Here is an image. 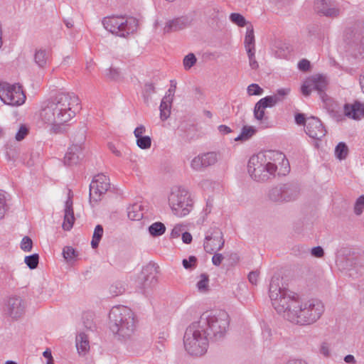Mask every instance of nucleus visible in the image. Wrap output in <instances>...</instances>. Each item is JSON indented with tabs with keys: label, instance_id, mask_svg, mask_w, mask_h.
Segmentation results:
<instances>
[{
	"label": "nucleus",
	"instance_id": "f257e3e1",
	"mask_svg": "<svg viewBox=\"0 0 364 364\" xmlns=\"http://www.w3.org/2000/svg\"><path fill=\"white\" fill-rule=\"evenodd\" d=\"M279 277H273L269 296L276 311L289 321L301 326L310 325L318 320L324 312L323 303L317 299L302 301L299 295L281 287Z\"/></svg>",
	"mask_w": 364,
	"mask_h": 364
},
{
	"label": "nucleus",
	"instance_id": "f03ea898",
	"mask_svg": "<svg viewBox=\"0 0 364 364\" xmlns=\"http://www.w3.org/2000/svg\"><path fill=\"white\" fill-rule=\"evenodd\" d=\"M78 97L73 92H60L42 102L40 119L50 127V132L58 134L65 131L64 125L75 116Z\"/></svg>",
	"mask_w": 364,
	"mask_h": 364
},
{
	"label": "nucleus",
	"instance_id": "7ed1b4c3",
	"mask_svg": "<svg viewBox=\"0 0 364 364\" xmlns=\"http://www.w3.org/2000/svg\"><path fill=\"white\" fill-rule=\"evenodd\" d=\"M281 161L279 175L285 176L289 172L290 166L285 156L278 151H267L253 155L247 164V172L255 181L264 182L274 178L277 170L276 161Z\"/></svg>",
	"mask_w": 364,
	"mask_h": 364
},
{
	"label": "nucleus",
	"instance_id": "20e7f679",
	"mask_svg": "<svg viewBox=\"0 0 364 364\" xmlns=\"http://www.w3.org/2000/svg\"><path fill=\"white\" fill-rule=\"evenodd\" d=\"M109 327L122 341L132 340L136 329V321L132 310L125 306H115L109 311Z\"/></svg>",
	"mask_w": 364,
	"mask_h": 364
},
{
	"label": "nucleus",
	"instance_id": "39448f33",
	"mask_svg": "<svg viewBox=\"0 0 364 364\" xmlns=\"http://www.w3.org/2000/svg\"><path fill=\"white\" fill-rule=\"evenodd\" d=\"M198 321L209 338L214 341L223 338L230 326L229 315L223 310L204 312Z\"/></svg>",
	"mask_w": 364,
	"mask_h": 364
},
{
	"label": "nucleus",
	"instance_id": "423d86ee",
	"mask_svg": "<svg viewBox=\"0 0 364 364\" xmlns=\"http://www.w3.org/2000/svg\"><path fill=\"white\" fill-rule=\"evenodd\" d=\"M209 339L198 321L193 322L186 329L183 336L184 348L191 355H203L208 350Z\"/></svg>",
	"mask_w": 364,
	"mask_h": 364
},
{
	"label": "nucleus",
	"instance_id": "0eeeda50",
	"mask_svg": "<svg viewBox=\"0 0 364 364\" xmlns=\"http://www.w3.org/2000/svg\"><path fill=\"white\" fill-rule=\"evenodd\" d=\"M167 199L171 213L176 217H186L193 208L194 201L191 194L183 187L171 188Z\"/></svg>",
	"mask_w": 364,
	"mask_h": 364
},
{
	"label": "nucleus",
	"instance_id": "6e6552de",
	"mask_svg": "<svg viewBox=\"0 0 364 364\" xmlns=\"http://www.w3.org/2000/svg\"><path fill=\"white\" fill-rule=\"evenodd\" d=\"M104 28L112 34L127 38L136 31L138 21L132 16H112L105 17L102 20Z\"/></svg>",
	"mask_w": 364,
	"mask_h": 364
},
{
	"label": "nucleus",
	"instance_id": "1a4fd4ad",
	"mask_svg": "<svg viewBox=\"0 0 364 364\" xmlns=\"http://www.w3.org/2000/svg\"><path fill=\"white\" fill-rule=\"evenodd\" d=\"M22 87L18 84L0 82V99L6 105L20 106L26 101Z\"/></svg>",
	"mask_w": 364,
	"mask_h": 364
},
{
	"label": "nucleus",
	"instance_id": "9d476101",
	"mask_svg": "<svg viewBox=\"0 0 364 364\" xmlns=\"http://www.w3.org/2000/svg\"><path fill=\"white\" fill-rule=\"evenodd\" d=\"M159 266L149 262L143 267L138 277L137 287L143 294L148 293L157 283Z\"/></svg>",
	"mask_w": 364,
	"mask_h": 364
},
{
	"label": "nucleus",
	"instance_id": "9b49d317",
	"mask_svg": "<svg viewBox=\"0 0 364 364\" xmlns=\"http://www.w3.org/2000/svg\"><path fill=\"white\" fill-rule=\"evenodd\" d=\"M327 82L321 75H314L309 77L301 86V92L305 96H309L313 90L317 91L323 102H326L329 98L325 93Z\"/></svg>",
	"mask_w": 364,
	"mask_h": 364
},
{
	"label": "nucleus",
	"instance_id": "f8f14e48",
	"mask_svg": "<svg viewBox=\"0 0 364 364\" xmlns=\"http://www.w3.org/2000/svg\"><path fill=\"white\" fill-rule=\"evenodd\" d=\"M109 179L107 176L102 173L95 176L90 185V203L99 201L102 195L109 189Z\"/></svg>",
	"mask_w": 364,
	"mask_h": 364
},
{
	"label": "nucleus",
	"instance_id": "ddd939ff",
	"mask_svg": "<svg viewBox=\"0 0 364 364\" xmlns=\"http://www.w3.org/2000/svg\"><path fill=\"white\" fill-rule=\"evenodd\" d=\"M225 240L220 229L211 228L205 235L203 247L206 252L212 254L220 250L224 246Z\"/></svg>",
	"mask_w": 364,
	"mask_h": 364
},
{
	"label": "nucleus",
	"instance_id": "4468645a",
	"mask_svg": "<svg viewBox=\"0 0 364 364\" xmlns=\"http://www.w3.org/2000/svg\"><path fill=\"white\" fill-rule=\"evenodd\" d=\"M85 139L84 132H82L76 140L77 143L72 144L65 154L64 163L68 166L75 165L82 159V144Z\"/></svg>",
	"mask_w": 364,
	"mask_h": 364
},
{
	"label": "nucleus",
	"instance_id": "2eb2a0df",
	"mask_svg": "<svg viewBox=\"0 0 364 364\" xmlns=\"http://www.w3.org/2000/svg\"><path fill=\"white\" fill-rule=\"evenodd\" d=\"M218 160V154L207 152L195 156L191 161V167L196 171H202L205 168L214 165Z\"/></svg>",
	"mask_w": 364,
	"mask_h": 364
},
{
	"label": "nucleus",
	"instance_id": "dca6fc26",
	"mask_svg": "<svg viewBox=\"0 0 364 364\" xmlns=\"http://www.w3.org/2000/svg\"><path fill=\"white\" fill-rule=\"evenodd\" d=\"M305 132L309 137L316 140H321L326 134V130L322 122L315 117L307 118Z\"/></svg>",
	"mask_w": 364,
	"mask_h": 364
},
{
	"label": "nucleus",
	"instance_id": "f3484780",
	"mask_svg": "<svg viewBox=\"0 0 364 364\" xmlns=\"http://www.w3.org/2000/svg\"><path fill=\"white\" fill-rule=\"evenodd\" d=\"M314 7L318 14L328 18H337L341 13L340 9L334 5L332 0H316Z\"/></svg>",
	"mask_w": 364,
	"mask_h": 364
},
{
	"label": "nucleus",
	"instance_id": "a211bd4d",
	"mask_svg": "<svg viewBox=\"0 0 364 364\" xmlns=\"http://www.w3.org/2000/svg\"><path fill=\"white\" fill-rule=\"evenodd\" d=\"M4 311L9 316L16 319L24 314L25 304L20 297H10L6 304Z\"/></svg>",
	"mask_w": 364,
	"mask_h": 364
},
{
	"label": "nucleus",
	"instance_id": "6ab92c4d",
	"mask_svg": "<svg viewBox=\"0 0 364 364\" xmlns=\"http://www.w3.org/2000/svg\"><path fill=\"white\" fill-rule=\"evenodd\" d=\"M73 194L71 190L68 191V199L65 202L63 223L62 225L64 230H70L74 225L75 218L73 211Z\"/></svg>",
	"mask_w": 364,
	"mask_h": 364
},
{
	"label": "nucleus",
	"instance_id": "aec40b11",
	"mask_svg": "<svg viewBox=\"0 0 364 364\" xmlns=\"http://www.w3.org/2000/svg\"><path fill=\"white\" fill-rule=\"evenodd\" d=\"M344 114L353 120H360L364 117V105L359 102L344 105Z\"/></svg>",
	"mask_w": 364,
	"mask_h": 364
},
{
	"label": "nucleus",
	"instance_id": "412c9836",
	"mask_svg": "<svg viewBox=\"0 0 364 364\" xmlns=\"http://www.w3.org/2000/svg\"><path fill=\"white\" fill-rule=\"evenodd\" d=\"M188 24V20L186 17L177 18L166 22L164 28V33H171L186 28Z\"/></svg>",
	"mask_w": 364,
	"mask_h": 364
},
{
	"label": "nucleus",
	"instance_id": "4be33fe9",
	"mask_svg": "<svg viewBox=\"0 0 364 364\" xmlns=\"http://www.w3.org/2000/svg\"><path fill=\"white\" fill-rule=\"evenodd\" d=\"M76 348L80 354H85L90 349L88 336L84 333H79L75 339Z\"/></svg>",
	"mask_w": 364,
	"mask_h": 364
},
{
	"label": "nucleus",
	"instance_id": "5701e85b",
	"mask_svg": "<svg viewBox=\"0 0 364 364\" xmlns=\"http://www.w3.org/2000/svg\"><path fill=\"white\" fill-rule=\"evenodd\" d=\"M244 47L246 51L256 50L254 28L252 24H249L246 28V33L244 39Z\"/></svg>",
	"mask_w": 364,
	"mask_h": 364
},
{
	"label": "nucleus",
	"instance_id": "b1692460",
	"mask_svg": "<svg viewBox=\"0 0 364 364\" xmlns=\"http://www.w3.org/2000/svg\"><path fill=\"white\" fill-rule=\"evenodd\" d=\"M173 100V98L167 96H164L161 100L159 109L160 118L162 121H165L169 117Z\"/></svg>",
	"mask_w": 364,
	"mask_h": 364
},
{
	"label": "nucleus",
	"instance_id": "393cba45",
	"mask_svg": "<svg viewBox=\"0 0 364 364\" xmlns=\"http://www.w3.org/2000/svg\"><path fill=\"white\" fill-rule=\"evenodd\" d=\"M282 193L283 203L289 202L295 200L297 198L299 191L294 186L287 184H282Z\"/></svg>",
	"mask_w": 364,
	"mask_h": 364
},
{
	"label": "nucleus",
	"instance_id": "a878e982",
	"mask_svg": "<svg viewBox=\"0 0 364 364\" xmlns=\"http://www.w3.org/2000/svg\"><path fill=\"white\" fill-rule=\"evenodd\" d=\"M127 216L132 220H139L143 218L142 205L134 203L127 208Z\"/></svg>",
	"mask_w": 364,
	"mask_h": 364
},
{
	"label": "nucleus",
	"instance_id": "bb28decb",
	"mask_svg": "<svg viewBox=\"0 0 364 364\" xmlns=\"http://www.w3.org/2000/svg\"><path fill=\"white\" fill-rule=\"evenodd\" d=\"M282 101V99L278 95H269L264 98L260 99L258 102V108L259 106L266 109L267 107H272L276 105L279 102Z\"/></svg>",
	"mask_w": 364,
	"mask_h": 364
},
{
	"label": "nucleus",
	"instance_id": "cd10ccee",
	"mask_svg": "<svg viewBox=\"0 0 364 364\" xmlns=\"http://www.w3.org/2000/svg\"><path fill=\"white\" fill-rule=\"evenodd\" d=\"M282 185L271 188L268 193L270 200L276 203H283Z\"/></svg>",
	"mask_w": 364,
	"mask_h": 364
},
{
	"label": "nucleus",
	"instance_id": "c85d7f7f",
	"mask_svg": "<svg viewBox=\"0 0 364 364\" xmlns=\"http://www.w3.org/2000/svg\"><path fill=\"white\" fill-rule=\"evenodd\" d=\"M196 288L200 293H205L209 290V276L207 274H201L198 277Z\"/></svg>",
	"mask_w": 364,
	"mask_h": 364
},
{
	"label": "nucleus",
	"instance_id": "c756f323",
	"mask_svg": "<svg viewBox=\"0 0 364 364\" xmlns=\"http://www.w3.org/2000/svg\"><path fill=\"white\" fill-rule=\"evenodd\" d=\"M48 59V52L46 50L40 49L36 51L34 60L36 63L40 68H44L46 65Z\"/></svg>",
	"mask_w": 364,
	"mask_h": 364
},
{
	"label": "nucleus",
	"instance_id": "7c9ffc66",
	"mask_svg": "<svg viewBox=\"0 0 364 364\" xmlns=\"http://www.w3.org/2000/svg\"><path fill=\"white\" fill-rule=\"evenodd\" d=\"M166 231V227L161 222H155L149 227V234L154 237L162 235Z\"/></svg>",
	"mask_w": 364,
	"mask_h": 364
},
{
	"label": "nucleus",
	"instance_id": "2f4dec72",
	"mask_svg": "<svg viewBox=\"0 0 364 364\" xmlns=\"http://www.w3.org/2000/svg\"><path fill=\"white\" fill-rule=\"evenodd\" d=\"M229 19L232 23L239 27L247 26L249 24H251L246 21L245 18L242 15L238 13L230 14Z\"/></svg>",
	"mask_w": 364,
	"mask_h": 364
},
{
	"label": "nucleus",
	"instance_id": "473e14b6",
	"mask_svg": "<svg viewBox=\"0 0 364 364\" xmlns=\"http://www.w3.org/2000/svg\"><path fill=\"white\" fill-rule=\"evenodd\" d=\"M255 133V129L252 127L245 126L242 129L241 133L235 139V141H246L249 139Z\"/></svg>",
	"mask_w": 364,
	"mask_h": 364
},
{
	"label": "nucleus",
	"instance_id": "72a5a7b5",
	"mask_svg": "<svg viewBox=\"0 0 364 364\" xmlns=\"http://www.w3.org/2000/svg\"><path fill=\"white\" fill-rule=\"evenodd\" d=\"M103 235V228L101 225H97L94 230L91 245L92 248H96Z\"/></svg>",
	"mask_w": 364,
	"mask_h": 364
},
{
	"label": "nucleus",
	"instance_id": "f704fd0d",
	"mask_svg": "<svg viewBox=\"0 0 364 364\" xmlns=\"http://www.w3.org/2000/svg\"><path fill=\"white\" fill-rule=\"evenodd\" d=\"M348 146L343 142H340L335 149V154L340 160L344 159L348 155Z\"/></svg>",
	"mask_w": 364,
	"mask_h": 364
},
{
	"label": "nucleus",
	"instance_id": "c9c22d12",
	"mask_svg": "<svg viewBox=\"0 0 364 364\" xmlns=\"http://www.w3.org/2000/svg\"><path fill=\"white\" fill-rule=\"evenodd\" d=\"M38 261L39 256L38 254L26 256L24 259V262L31 269H34L38 267Z\"/></svg>",
	"mask_w": 364,
	"mask_h": 364
},
{
	"label": "nucleus",
	"instance_id": "e433bc0d",
	"mask_svg": "<svg viewBox=\"0 0 364 364\" xmlns=\"http://www.w3.org/2000/svg\"><path fill=\"white\" fill-rule=\"evenodd\" d=\"M197 59L195 55L192 53L186 55L183 60V65L186 70H190L196 63Z\"/></svg>",
	"mask_w": 364,
	"mask_h": 364
},
{
	"label": "nucleus",
	"instance_id": "4c0bfd02",
	"mask_svg": "<svg viewBox=\"0 0 364 364\" xmlns=\"http://www.w3.org/2000/svg\"><path fill=\"white\" fill-rule=\"evenodd\" d=\"M136 145L141 149H149L151 146V139L149 136L136 138Z\"/></svg>",
	"mask_w": 364,
	"mask_h": 364
},
{
	"label": "nucleus",
	"instance_id": "58836bf2",
	"mask_svg": "<svg viewBox=\"0 0 364 364\" xmlns=\"http://www.w3.org/2000/svg\"><path fill=\"white\" fill-rule=\"evenodd\" d=\"M364 210V195L359 196L354 204L353 211L356 215H360Z\"/></svg>",
	"mask_w": 364,
	"mask_h": 364
},
{
	"label": "nucleus",
	"instance_id": "ea45409f",
	"mask_svg": "<svg viewBox=\"0 0 364 364\" xmlns=\"http://www.w3.org/2000/svg\"><path fill=\"white\" fill-rule=\"evenodd\" d=\"M247 92L250 96L262 95L264 92V90L259 85L252 83L248 85Z\"/></svg>",
	"mask_w": 364,
	"mask_h": 364
},
{
	"label": "nucleus",
	"instance_id": "a19ab883",
	"mask_svg": "<svg viewBox=\"0 0 364 364\" xmlns=\"http://www.w3.org/2000/svg\"><path fill=\"white\" fill-rule=\"evenodd\" d=\"M63 255L65 260L70 262L77 257L75 250L71 247H65L63 250Z\"/></svg>",
	"mask_w": 364,
	"mask_h": 364
},
{
	"label": "nucleus",
	"instance_id": "79ce46f5",
	"mask_svg": "<svg viewBox=\"0 0 364 364\" xmlns=\"http://www.w3.org/2000/svg\"><path fill=\"white\" fill-rule=\"evenodd\" d=\"M256 50H247V54L249 60V65L252 70H257L259 68V63L255 58Z\"/></svg>",
	"mask_w": 364,
	"mask_h": 364
},
{
	"label": "nucleus",
	"instance_id": "37998d69",
	"mask_svg": "<svg viewBox=\"0 0 364 364\" xmlns=\"http://www.w3.org/2000/svg\"><path fill=\"white\" fill-rule=\"evenodd\" d=\"M182 264L186 269H194L197 264V258L195 256H190L188 259H183Z\"/></svg>",
	"mask_w": 364,
	"mask_h": 364
},
{
	"label": "nucleus",
	"instance_id": "c03bdc74",
	"mask_svg": "<svg viewBox=\"0 0 364 364\" xmlns=\"http://www.w3.org/2000/svg\"><path fill=\"white\" fill-rule=\"evenodd\" d=\"M33 247L32 240L28 237L25 236L23 237L21 242V248L24 252H31Z\"/></svg>",
	"mask_w": 364,
	"mask_h": 364
},
{
	"label": "nucleus",
	"instance_id": "a18cd8bd",
	"mask_svg": "<svg viewBox=\"0 0 364 364\" xmlns=\"http://www.w3.org/2000/svg\"><path fill=\"white\" fill-rule=\"evenodd\" d=\"M262 338L264 339V345L266 347H269L271 343L272 332L271 329L268 327H264L262 329Z\"/></svg>",
	"mask_w": 364,
	"mask_h": 364
},
{
	"label": "nucleus",
	"instance_id": "49530a36",
	"mask_svg": "<svg viewBox=\"0 0 364 364\" xmlns=\"http://www.w3.org/2000/svg\"><path fill=\"white\" fill-rule=\"evenodd\" d=\"M185 227L181 224H176L172 229L171 232V238H178L183 233Z\"/></svg>",
	"mask_w": 364,
	"mask_h": 364
},
{
	"label": "nucleus",
	"instance_id": "de8ad7c7",
	"mask_svg": "<svg viewBox=\"0 0 364 364\" xmlns=\"http://www.w3.org/2000/svg\"><path fill=\"white\" fill-rule=\"evenodd\" d=\"M264 108L259 106V108H258V102H257L255 105L254 108V117L256 119L261 121L264 117Z\"/></svg>",
	"mask_w": 364,
	"mask_h": 364
},
{
	"label": "nucleus",
	"instance_id": "09e8293b",
	"mask_svg": "<svg viewBox=\"0 0 364 364\" xmlns=\"http://www.w3.org/2000/svg\"><path fill=\"white\" fill-rule=\"evenodd\" d=\"M144 96L146 100L151 97L152 94L155 92V87L151 83H146L144 87Z\"/></svg>",
	"mask_w": 364,
	"mask_h": 364
},
{
	"label": "nucleus",
	"instance_id": "8fccbe9b",
	"mask_svg": "<svg viewBox=\"0 0 364 364\" xmlns=\"http://www.w3.org/2000/svg\"><path fill=\"white\" fill-rule=\"evenodd\" d=\"M28 130L25 125H21L16 134L15 138L17 141H21L28 134Z\"/></svg>",
	"mask_w": 364,
	"mask_h": 364
},
{
	"label": "nucleus",
	"instance_id": "3c124183",
	"mask_svg": "<svg viewBox=\"0 0 364 364\" xmlns=\"http://www.w3.org/2000/svg\"><path fill=\"white\" fill-rule=\"evenodd\" d=\"M107 75L109 78L117 80L120 76V70L118 68L111 67Z\"/></svg>",
	"mask_w": 364,
	"mask_h": 364
},
{
	"label": "nucleus",
	"instance_id": "603ef678",
	"mask_svg": "<svg viewBox=\"0 0 364 364\" xmlns=\"http://www.w3.org/2000/svg\"><path fill=\"white\" fill-rule=\"evenodd\" d=\"M6 213V198L3 193H0V219H1Z\"/></svg>",
	"mask_w": 364,
	"mask_h": 364
},
{
	"label": "nucleus",
	"instance_id": "864d4df0",
	"mask_svg": "<svg viewBox=\"0 0 364 364\" xmlns=\"http://www.w3.org/2000/svg\"><path fill=\"white\" fill-rule=\"evenodd\" d=\"M311 254L315 257H322L324 255V251L321 246L314 247L311 250Z\"/></svg>",
	"mask_w": 364,
	"mask_h": 364
},
{
	"label": "nucleus",
	"instance_id": "5fc2aeb1",
	"mask_svg": "<svg viewBox=\"0 0 364 364\" xmlns=\"http://www.w3.org/2000/svg\"><path fill=\"white\" fill-rule=\"evenodd\" d=\"M259 279V272L257 271H252L248 274V280L249 282L254 285L257 284V281Z\"/></svg>",
	"mask_w": 364,
	"mask_h": 364
},
{
	"label": "nucleus",
	"instance_id": "6e6d98bb",
	"mask_svg": "<svg viewBox=\"0 0 364 364\" xmlns=\"http://www.w3.org/2000/svg\"><path fill=\"white\" fill-rule=\"evenodd\" d=\"M176 89V82L174 80H171V85L167 92H166L165 96L169 97L171 98H173L174 94Z\"/></svg>",
	"mask_w": 364,
	"mask_h": 364
},
{
	"label": "nucleus",
	"instance_id": "4d7b16f0",
	"mask_svg": "<svg viewBox=\"0 0 364 364\" xmlns=\"http://www.w3.org/2000/svg\"><path fill=\"white\" fill-rule=\"evenodd\" d=\"M146 132V128L144 125L140 124L137 127L135 128L134 131V136L136 138H139L143 136V134Z\"/></svg>",
	"mask_w": 364,
	"mask_h": 364
},
{
	"label": "nucleus",
	"instance_id": "13d9d810",
	"mask_svg": "<svg viewBox=\"0 0 364 364\" xmlns=\"http://www.w3.org/2000/svg\"><path fill=\"white\" fill-rule=\"evenodd\" d=\"M298 68L299 70H303V71H306L309 69L310 68V63L309 60H306V59H303L301 60H300L298 63Z\"/></svg>",
	"mask_w": 364,
	"mask_h": 364
},
{
	"label": "nucleus",
	"instance_id": "bf43d9fd",
	"mask_svg": "<svg viewBox=\"0 0 364 364\" xmlns=\"http://www.w3.org/2000/svg\"><path fill=\"white\" fill-rule=\"evenodd\" d=\"M224 257L222 254L216 253L212 257V262L215 266H219L223 262Z\"/></svg>",
	"mask_w": 364,
	"mask_h": 364
},
{
	"label": "nucleus",
	"instance_id": "052dcab7",
	"mask_svg": "<svg viewBox=\"0 0 364 364\" xmlns=\"http://www.w3.org/2000/svg\"><path fill=\"white\" fill-rule=\"evenodd\" d=\"M306 119L304 114H297L295 116L296 123L299 125H304L306 127Z\"/></svg>",
	"mask_w": 364,
	"mask_h": 364
},
{
	"label": "nucleus",
	"instance_id": "680f3d73",
	"mask_svg": "<svg viewBox=\"0 0 364 364\" xmlns=\"http://www.w3.org/2000/svg\"><path fill=\"white\" fill-rule=\"evenodd\" d=\"M330 352H331L330 348L327 343H324L321 346V348H320L321 354H322L325 357H328L330 355Z\"/></svg>",
	"mask_w": 364,
	"mask_h": 364
},
{
	"label": "nucleus",
	"instance_id": "e2e57ef3",
	"mask_svg": "<svg viewBox=\"0 0 364 364\" xmlns=\"http://www.w3.org/2000/svg\"><path fill=\"white\" fill-rule=\"evenodd\" d=\"M289 92H290L289 88H287V87L280 88V89L277 90V94L275 95H278L282 100L284 96L287 95L289 93Z\"/></svg>",
	"mask_w": 364,
	"mask_h": 364
},
{
	"label": "nucleus",
	"instance_id": "0e129e2a",
	"mask_svg": "<svg viewBox=\"0 0 364 364\" xmlns=\"http://www.w3.org/2000/svg\"><path fill=\"white\" fill-rule=\"evenodd\" d=\"M182 240L186 244H190L192 241V235L188 232H183L182 234Z\"/></svg>",
	"mask_w": 364,
	"mask_h": 364
},
{
	"label": "nucleus",
	"instance_id": "69168bd1",
	"mask_svg": "<svg viewBox=\"0 0 364 364\" xmlns=\"http://www.w3.org/2000/svg\"><path fill=\"white\" fill-rule=\"evenodd\" d=\"M218 130L220 133L222 134H227L232 132L231 129L229 127L223 124L220 125L218 127Z\"/></svg>",
	"mask_w": 364,
	"mask_h": 364
},
{
	"label": "nucleus",
	"instance_id": "338daca9",
	"mask_svg": "<svg viewBox=\"0 0 364 364\" xmlns=\"http://www.w3.org/2000/svg\"><path fill=\"white\" fill-rule=\"evenodd\" d=\"M109 150L117 156H122V153L120 151H119L114 144H109Z\"/></svg>",
	"mask_w": 364,
	"mask_h": 364
},
{
	"label": "nucleus",
	"instance_id": "774afa93",
	"mask_svg": "<svg viewBox=\"0 0 364 364\" xmlns=\"http://www.w3.org/2000/svg\"><path fill=\"white\" fill-rule=\"evenodd\" d=\"M287 364H308L307 362L303 359H292L288 361Z\"/></svg>",
	"mask_w": 364,
	"mask_h": 364
}]
</instances>
